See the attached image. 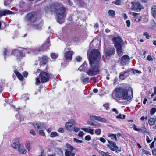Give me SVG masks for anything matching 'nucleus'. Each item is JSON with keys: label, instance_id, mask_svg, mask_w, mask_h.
I'll return each instance as SVG.
<instances>
[{"label": "nucleus", "instance_id": "nucleus-1", "mask_svg": "<svg viewBox=\"0 0 156 156\" xmlns=\"http://www.w3.org/2000/svg\"><path fill=\"white\" fill-rule=\"evenodd\" d=\"M87 55L89 56L90 67L85 71L86 73L91 76L99 74L100 72L99 64L101 57L99 51L97 49L94 50L90 54L88 52Z\"/></svg>", "mask_w": 156, "mask_h": 156}, {"label": "nucleus", "instance_id": "nucleus-2", "mask_svg": "<svg viewBox=\"0 0 156 156\" xmlns=\"http://www.w3.org/2000/svg\"><path fill=\"white\" fill-rule=\"evenodd\" d=\"M44 10L46 12L50 10L52 11H55L57 16L56 19L57 22L60 24H62L64 22L63 19L66 16V9L62 4L56 3L53 6H51L50 8L48 7H45Z\"/></svg>", "mask_w": 156, "mask_h": 156}, {"label": "nucleus", "instance_id": "nucleus-3", "mask_svg": "<svg viewBox=\"0 0 156 156\" xmlns=\"http://www.w3.org/2000/svg\"><path fill=\"white\" fill-rule=\"evenodd\" d=\"M50 46L49 41L48 40L46 42L44 43L43 45V47L41 49H37L33 50L30 49L22 48L19 50H15L12 51V54L15 56L18 60H20L22 57L25 56V54L29 53L31 51H33L35 54L38 53L41 50H44L48 48Z\"/></svg>", "mask_w": 156, "mask_h": 156}, {"label": "nucleus", "instance_id": "nucleus-4", "mask_svg": "<svg viewBox=\"0 0 156 156\" xmlns=\"http://www.w3.org/2000/svg\"><path fill=\"white\" fill-rule=\"evenodd\" d=\"M90 119L88 120L87 121V123L89 125L93 126L94 128L98 127L100 126V125L97 122L92 120H95L100 122L105 123L106 122V119L104 118H101L100 116H96L91 115L90 116Z\"/></svg>", "mask_w": 156, "mask_h": 156}, {"label": "nucleus", "instance_id": "nucleus-5", "mask_svg": "<svg viewBox=\"0 0 156 156\" xmlns=\"http://www.w3.org/2000/svg\"><path fill=\"white\" fill-rule=\"evenodd\" d=\"M125 87V88L124 89L123 99L129 100L133 97V91L129 85L126 84Z\"/></svg>", "mask_w": 156, "mask_h": 156}, {"label": "nucleus", "instance_id": "nucleus-6", "mask_svg": "<svg viewBox=\"0 0 156 156\" xmlns=\"http://www.w3.org/2000/svg\"><path fill=\"white\" fill-rule=\"evenodd\" d=\"M124 89L122 88H119L115 90L113 93V97L114 98H123Z\"/></svg>", "mask_w": 156, "mask_h": 156}, {"label": "nucleus", "instance_id": "nucleus-7", "mask_svg": "<svg viewBox=\"0 0 156 156\" xmlns=\"http://www.w3.org/2000/svg\"><path fill=\"white\" fill-rule=\"evenodd\" d=\"M132 73L135 74L136 72L132 69H128L124 72L121 73L119 78L121 80H123Z\"/></svg>", "mask_w": 156, "mask_h": 156}, {"label": "nucleus", "instance_id": "nucleus-8", "mask_svg": "<svg viewBox=\"0 0 156 156\" xmlns=\"http://www.w3.org/2000/svg\"><path fill=\"white\" fill-rule=\"evenodd\" d=\"M37 18V14L34 12H32L27 14L25 17L26 20L32 22H35Z\"/></svg>", "mask_w": 156, "mask_h": 156}, {"label": "nucleus", "instance_id": "nucleus-9", "mask_svg": "<svg viewBox=\"0 0 156 156\" xmlns=\"http://www.w3.org/2000/svg\"><path fill=\"white\" fill-rule=\"evenodd\" d=\"M112 41L115 47H122L124 45L123 41L120 37H114L112 39Z\"/></svg>", "mask_w": 156, "mask_h": 156}, {"label": "nucleus", "instance_id": "nucleus-10", "mask_svg": "<svg viewBox=\"0 0 156 156\" xmlns=\"http://www.w3.org/2000/svg\"><path fill=\"white\" fill-rule=\"evenodd\" d=\"M42 83L47 82L50 78V75L47 72L44 71L41 72L39 74Z\"/></svg>", "mask_w": 156, "mask_h": 156}, {"label": "nucleus", "instance_id": "nucleus-11", "mask_svg": "<svg viewBox=\"0 0 156 156\" xmlns=\"http://www.w3.org/2000/svg\"><path fill=\"white\" fill-rule=\"evenodd\" d=\"M75 124L74 120L73 119L70 120L65 123V127L67 130L71 131L73 130V127L75 125Z\"/></svg>", "mask_w": 156, "mask_h": 156}, {"label": "nucleus", "instance_id": "nucleus-12", "mask_svg": "<svg viewBox=\"0 0 156 156\" xmlns=\"http://www.w3.org/2000/svg\"><path fill=\"white\" fill-rule=\"evenodd\" d=\"M109 144V145H108V146L111 150L113 151H116V152L118 153L120 152L121 150L120 149H119L118 147L116 145V143L113 141H110L108 140Z\"/></svg>", "mask_w": 156, "mask_h": 156}, {"label": "nucleus", "instance_id": "nucleus-13", "mask_svg": "<svg viewBox=\"0 0 156 156\" xmlns=\"http://www.w3.org/2000/svg\"><path fill=\"white\" fill-rule=\"evenodd\" d=\"M100 40L97 39H94L90 43V46L92 47V46H93L96 48H99L100 46Z\"/></svg>", "mask_w": 156, "mask_h": 156}, {"label": "nucleus", "instance_id": "nucleus-14", "mask_svg": "<svg viewBox=\"0 0 156 156\" xmlns=\"http://www.w3.org/2000/svg\"><path fill=\"white\" fill-rule=\"evenodd\" d=\"M129 56L125 55L122 57L121 63L123 65H126L129 62Z\"/></svg>", "mask_w": 156, "mask_h": 156}, {"label": "nucleus", "instance_id": "nucleus-15", "mask_svg": "<svg viewBox=\"0 0 156 156\" xmlns=\"http://www.w3.org/2000/svg\"><path fill=\"white\" fill-rule=\"evenodd\" d=\"M33 125L37 129H42L44 127L43 123L39 122H35L33 123Z\"/></svg>", "mask_w": 156, "mask_h": 156}, {"label": "nucleus", "instance_id": "nucleus-16", "mask_svg": "<svg viewBox=\"0 0 156 156\" xmlns=\"http://www.w3.org/2000/svg\"><path fill=\"white\" fill-rule=\"evenodd\" d=\"M73 52L72 51H69L65 53L64 57L66 59L68 60H72V56Z\"/></svg>", "mask_w": 156, "mask_h": 156}, {"label": "nucleus", "instance_id": "nucleus-17", "mask_svg": "<svg viewBox=\"0 0 156 156\" xmlns=\"http://www.w3.org/2000/svg\"><path fill=\"white\" fill-rule=\"evenodd\" d=\"M20 145L18 140H17L13 141L11 144V147L15 149L18 148Z\"/></svg>", "mask_w": 156, "mask_h": 156}, {"label": "nucleus", "instance_id": "nucleus-18", "mask_svg": "<svg viewBox=\"0 0 156 156\" xmlns=\"http://www.w3.org/2000/svg\"><path fill=\"white\" fill-rule=\"evenodd\" d=\"M81 129L85 132L91 135H92L94 134V129H91L90 127H89L87 128H82Z\"/></svg>", "mask_w": 156, "mask_h": 156}, {"label": "nucleus", "instance_id": "nucleus-19", "mask_svg": "<svg viewBox=\"0 0 156 156\" xmlns=\"http://www.w3.org/2000/svg\"><path fill=\"white\" fill-rule=\"evenodd\" d=\"M151 13L153 17L156 18V5H153L152 6L151 9Z\"/></svg>", "mask_w": 156, "mask_h": 156}, {"label": "nucleus", "instance_id": "nucleus-20", "mask_svg": "<svg viewBox=\"0 0 156 156\" xmlns=\"http://www.w3.org/2000/svg\"><path fill=\"white\" fill-rule=\"evenodd\" d=\"M12 54V51H11V50L9 49H5L4 51L5 59L7 56H9Z\"/></svg>", "mask_w": 156, "mask_h": 156}, {"label": "nucleus", "instance_id": "nucleus-21", "mask_svg": "<svg viewBox=\"0 0 156 156\" xmlns=\"http://www.w3.org/2000/svg\"><path fill=\"white\" fill-rule=\"evenodd\" d=\"M13 13V12L10 10H6L3 11H0V17L3 15L7 14H11Z\"/></svg>", "mask_w": 156, "mask_h": 156}, {"label": "nucleus", "instance_id": "nucleus-22", "mask_svg": "<svg viewBox=\"0 0 156 156\" xmlns=\"http://www.w3.org/2000/svg\"><path fill=\"white\" fill-rule=\"evenodd\" d=\"M48 57L46 56H42L40 62L41 65H44L46 64L48 60Z\"/></svg>", "mask_w": 156, "mask_h": 156}, {"label": "nucleus", "instance_id": "nucleus-23", "mask_svg": "<svg viewBox=\"0 0 156 156\" xmlns=\"http://www.w3.org/2000/svg\"><path fill=\"white\" fill-rule=\"evenodd\" d=\"M106 55L107 56H109L115 53V49L114 48H111L110 50H108L105 51Z\"/></svg>", "mask_w": 156, "mask_h": 156}, {"label": "nucleus", "instance_id": "nucleus-24", "mask_svg": "<svg viewBox=\"0 0 156 156\" xmlns=\"http://www.w3.org/2000/svg\"><path fill=\"white\" fill-rule=\"evenodd\" d=\"M106 55L107 56H109L115 53V49L114 48H111L110 50H108L105 51Z\"/></svg>", "mask_w": 156, "mask_h": 156}, {"label": "nucleus", "instance_id": "nucleus-25", "mask_svg": "<svg viewBox=\"0 0 156 156\" xmlns=\"http://www.w3.org/2000/svg\"><path fill=\"white\" fill-rule=\"evenodd\" d=\"M18 151L19 153L23 154H25L27 152V150L24 148L23 146L21 145H20L18 148Z\"/></svg>", "mask_w": 156, "mask_h": 156}, {"label": "nucleus", "instance_id": "nucleus-26", "mask_svg": "<svg viewBox=\"0 0 156 156\" xmlns=\"http://www.w3.org/2000/svg\"><path fill=\"white\" fill-rule=\"evenodd\" d=\"M14 73L16 76L20 80H22L23 79V76L16 70H15L14 71Z\"/></svg>", "mask_w": 156, "mask_h": 156}, {"label": "nucleus", "instance_id": "nucleus-27", "mask_svg": "<svg viewBox=\"0 0 156 156\" xmlns=\"http://www.w3.org/2000/svg\"><path fill=\"white\" fill-rule=\"evenodd\" d=\"M122 47H116L117 49V54L119 56L122 55L123 53V51L122 50Z\"/></svg>", "mask_w": 156, "mask_h": 156}, {"label": "nucleus", "instance_id": "nucleus-28", "mask_svg": "<svg viewBox=\"0 0 156 156\" xmlns=\"http://www.w3.org/2000/svg\"><path fill=\"white\" fill-rule=\"evenodd\" d=\"M141 131L144 134L148 133L149 134V133L147 130L144 127H143L141 129H137V131Z\"/></svg>", "mask_w": 156, "mask_h": 156}, {"label": "nucleus", "instance_id": "nucleus-29", "mask_svg": "<svg viewBox=\"0 0 156 156\" xmlns=\"http://www.w3.org/2000/svg\"><path fill=\"white\" fill-rule=\"evenodd\" d=\"M87 66V64L86 63L84 62L80 66V67L78 68V69L80 71H84Z\"/></svg>", "mask_w": 156, "mask_h": 156}, {"label": "nucleus", "instance_id": "nucleus-30", "mask_svg": "<svg viewBox=\"0 0 156 156\" xmlns=\"http://www.w3.org/2000/svg\"><path fill=\"white\" fill-rule=\"evenodd\" d=\"M65 155L66 156H74L75 155L74 153L71 152L72 151H69L68 150H65Z\"/></svg>", "mask_w": 156, "mask_h": 156}, {"label": "nucleus", "instance_id": "nucleus-31", "mask_svg": "<svg viewBox=\"0 0 156 156\" xmlns=\"http://www.w3.org/2000/svg\"><path fill=\"white\" fill-rule=\"evenodd\" d=\"M81 80L84 84H87L89 82V78L88 77L84 78L83 76L81 77Z\"/></svg>", "mask_w": 156, "mask_h": 156}, {"label": "nucleus", "instance_id": "nucleus-32", "mask_svg": "<svg viewBox=\"0 0 156 156\" xmlns=\"http://www.w3.org/2000/svg\"><path fill=\"white\" fill-rule=\"evenodd\" d=\"M42 25L41 23L39 24H34L33 25V27L36 29L40 30L41 28Z\"/></svg>", "mask_w": 156, "mask_h": 156}, {"label": "nucleus", "instance_id": "nucleus-33", "mask_svg": "<svg viewBox=\"0 0 156 156\" xmlns=\"http://www.w3.org/2000/svg\"><path fill=\"white\" fill-rule=\"evenodd\" d=\"M108 13L109 16L112 17H114L115 15V11L112 10H109L108 12Z\"/></svg>", "mask_w": 156, "mask_h": 156}, {"label": "nucleus", "instance_id": "nucleus-34", "mask_svg": "<svg viewBox=\"0 0 156 156\" xmlns=\"http://www.w3.org/2000/svg\"><path fill=\"white\" fill-rule=\"evenodd\" d=\"M156 121V118L153 117L150 118L149 120V124L150 125H152L154 124L155 122Z\"/></svg>", "mask_w": 156, "mask_h": 156}, {"label": "nucleus", "instance_id": "nucleus-35", "mask_svg": "<svg viewBox=\"0 0 156 156\" xmlns=\"http://www.w3.org/2000/svg\"><path fill=\"white\" fill-rule=\"evenodd\" d=\"M25 146L26 149L28 151H29L30 150L31 148L30 142L29 141H26L25 144Z\"/></svg>", "mask_w": 156, "mask_h": 156}, {"label": "nucleus", "instance_id": "nucleus-36", "mask_svg": "<svg viewBox=\"0 0 156 156\" xmlns=\"http://www.w3.org/2000/svg\"><path fill=\"white\" fill-rule=\"evenodd\" d=\"M107 135L109 137H110L111 138L113 139V140L115 139L116 141L117 140L116 134L108 133L107 134Z\"/></svg>", "mask_w": 156, "mask_h": 156}, {"label": "nucleus", "instance_id": "nucleus-37", "mask_svg": "<svg viewBox=\"0 0 156 156\" xmlns=\"http://www.w3.org/2000/svg\"><path fill=\"white\" fill-rule=\"evenodd\" d=\"M66 146L68 149L67 150H69L70 151H72L74 149V147H73L71 145L68 143L66 144Z\"/></svg>", "mask_w": 156, "mask_h": 156}, {"label": "nucleus", "instance_id": "nucleus-38", "mask_svg": "<svg viewBox=\"0 0 156 156\" xmlns=\"http://www.w3.org/2000/svg\"><path fill=\"white\" fill-rule=\"evenodd\" d=\"M144 9V7L139 2H137V11L139 10L140 11Z\"/></svg>", "mask_w": 156, "mask_h": 156}, {"label": "nucleus", "instance_id": "nucleus-39", "mask_svg": "<svg viewBox=\"0 0 156 156\" xmlns=\"http://www.w3.org/2000/svg\"><path fill=\"white\" fill-rule=\"evenodd\" d=\"M99 152L101 155V156H112L105 153L102 151H100Z\"/></svg>", "mask_w": 156, "mask_h": 156}, {"label": "nucleus", "instance_id": "nucleus-40", "mask_svg": "<svg viewBox=\"0 0 156 156\" xmlns=\"http://www.w3.org/2000/svg\"><path fill=\"white\" fill-rule=\"evenodd\" d=\"M112 3L115 4L117 5H121L122 4L121 0H116L115 1H113Z\"/></svg>", "mask_w": 156, "mask_h": 156}, {"label": "nucleus", "instance_id": "nucleus-41", "mask_svg": "<svg viewBox=\"0 0 156 156\" xmlns=\"http://www.w3.org/2000/svg\"><path fill=\"white\" fill-rule=\"evenodd\" d=\"M11 0H5L4 2V5L5 6H8L11 3Z\"/></svg>", "mask_w": 156, "mask_h": 156}, {"label": "nucleus", "instance_id": "nucleus-42", "mask_svg": "<svg viewBox=\"0 0 156 156\" xmlns=\"http://www.w3.org/2000/svg\"><path fill=\"white\" fill-rule=\"evenodd\" d=\"M58 135V133L56 132H52L50 134V136L51 137H54L57 136Z\"/></svg>", "mask_w": 156, "mask_h": 156}, {"label": "nucleus", "instance_id": "nucleus-43", "mask_svg": "<svg viewBox=\"0 0 156 156\" xmlns=\"http://www.w3.org/2000/svg\"><path fill=\"white\" fill-rule=\"evenodd\" d=\"M22 98L25 100H27L29 98L28 95L27 94H24L22 96Z\"/></svg>", "mask_w": 156, "mask_h": 156}, {"label": "nucleus", "instance_id": "nucleus-44", "mask_svg": "<svg viewBox=\"0 0 156 156\" xmlns=\"http://www.w3.org/2000/svg\"><path fill=\"white\" fill-rule=\"evenodd\" d=\"M73 142H76V143H82L83 142L82 140H80L78 139H77L75 138H73Z\"/></svg>", "mask_w": 156, "mask_h": 156}, {"label": "nucleus", "instance_id": "nucleus-45", "mask_svg": "<svg viewBox=\"0 0 156 156\" xmlns=\"http://www.w3.org/2000/svg\"><path fill=\"white\" fill-rule=\"evenodd\" d=\"M95 133L96 135H99L101 133V129H96L95 131Z\"/></svg>", "mask_w": 156, "mask_h": 156}, {"label": "nucleus", "instance_id": "nucleus-46", "mask_svg": "<svg viewBox=\"0 0 156 156\" xmlns=\"http://www.w3.org/2000/svg\"><path fill=\"white\" fill-rule=\"evenodd\" d=\"M51 56L52 59H54L56 58L57 57L58 55L55 53H52L51 54Z\"/></svg>", "mask_w": 156, "mask_h": 156}, {"label": "nucleus", "instance_id": "nucleus-47", "mask_svg": "<svg viewBox=\"0 0 156 156\" xmlns=\"http://www.w3.org/2000/svg\"><path fill=\"white\" fill-rule=\"evenodd\" d=\"M156 112V108H153L151 109L150 110V113L152 115L154 114Z\"/></svg>", "mask_w": 156, "mask_h": 156}, {"label": "nucleus", "instance_id": "nucleus-48", "mask_svg": "<svg viewBox=\"0 0 156 156\" xmlns=\"http://www.w3.org/2000/svg\"><path fill=\"white\" fill-rule=\"evenodd\" d=\"M38 133L41 136H44L45 135V133L43 130H40L38 132Z\"/></svg>", "mask_w": 156, "mask_h": 156}, {"label": "nucleus", "instance_id": "nucleus-49", "mask_svg": "<svg viewBox=\"0 0 156 156\" xmlns=\"http://www.w3.org/2000/svg\"><path fill=\"white\" fill-rule=\"evenodd\" d=\"M103 107L106 110H108L109 108V104L108 103H105L103 105Z\"/></svg>", "mask_w": 156, "mask_h": 156}, {"label": "nucleus", "instance_id": "nucleus-50", "mask_svg": "<svg viewBox=\"0 0 156 156\" xmlns=\"http://www.w3.org/2000/svg\"><path fill=\"white\" fill-rule=\"evenodd\" d=\"M125 117V116L124 115H122L121 114H120L119 115L117 116V118H120L122 119H124Z\"/></svg>", "mask_w": 156, "mask_h": 156}, {"label": "nucleus", "instance_id": "nucleus-51", "mask_svg": "<svg viewBox=\"0 0 156 156\" xmlns=\"http://www.w3.org/2000/svg\"><path fill=\"white\" fill-rule=\"evenodd\" d=\"M85 139L87 141H89L91 139V136L90 135H87L85 136Z\"/></svg>", "mask_w": 156, "mask_h": 156}, {"label": "nucleus", "instance_id": "nucleus-52", "mask_svg": "<svg viewBox=\"0 0 156 156\" xmlns=\"http://www.w3.org/2000/svg\"><path fill=\"white\" fill-rule=\"evenodd\" d=\"M144 35L146 36V38L147 39H150V37H151V36H150L148 33L147 32H145L144 33Z\"/></svg>", "mask_w": 156, "mask_h": 156}, {"label": "nucleus", "instance_id": "nucleus-53", "mask_svg": "<svg viewBox=\"0 0 156 156\" xmlns=\"http://www.w3.org/2000/svg\"><path fill=\"white\" fill-rule=\"evenodd\" d=\"M146 141L148 143H149L151 142L152 140V139H151V140H150L149 137V136L147 135L146 136Z\"/></svg>", "mask_w": 156, "mask_h": 156}, {"label": "nucleus", "instance_id": "nucleus-54", "mask_svg": "<svg viewBox=\"0 0 156 156\" xmlns=\"http://www.w3.org/2000/svg\"><path fill=\"white\" fill-rule=\"evenodd\" d=\"M36 84L38 85L40 83V81L39 79L38 78H37L36 79Z\"/></svg>", "mask_w": 156, "mask_h": 156}, {"label": "nucleus", "instance_id": "nucleus-55", "mask_svg": "<svg viewBox=\"0 0 156 156\" xmlns=\"http://www.w3.org/2000/svg\"><path fill=\"white\" fill-rule=\"evenodd\" d=\"M84 133L83 131H80L78 133V136H79L82 137L84 135Z\"/></svg>", "mask_w": 156, "mask_h": 156}, {"label": "nucleus", "instance_id": "nucleus-56", "mask_svg": "<svg viewBox=\"0 0 156 156\" xmlns=\"http://www.w3.org/2000/svg\"><path fill=\"white\" fill-rule=\"evenodd\" d=\"M147 59L148 61H152L153 60V58L150 55H148L147 58Z\"/></svg>", "mask_w": 156, "mask_h": 156}, {"label": "nucleus", "instance_id": "nucleus-57", "mask_svg": "<svg viewBox=\"0 0 156 156\" xmlns=\"http://www.w3.org/2000/svg\"><path fill=\"white\" fill-rule=\"evenodd\" d=\"M81 59H82L81 57H80V56H77L76 58V61H77L78 62L80 61L81 60Z\"/></svg>", "mask_w": 156, "mask_h": 156}, {"label": "nucleus", "instance_id": "nucleus-58", "mask_svg": "<svg viewBox=\"0 0 156 156\" xmlns=\"http://www.w3.org/2000/svg\"><path fill=\"white\" fill-rule=\"evenodd\" d=\"M58 131L60 133H63L64 132V129L62 128H59L58 130Z\"/></svg>", "mask_w": 156, "mask_h": 156}, {"label": "nucleus", "instance_id": "nucleus-59", "mask_svg": "<svg viewBox=\"0 0 156 156\" xmlns=\"http://www.w3.org/2000/svg\"><path fill=\"white\" fill-rule=\"evenodd\" d=\"M73 131L75 132H78L80 130V128L76 127H73Z\"/></svg>", "mask_w": 156, "mask_h": 156}, {"label": "nucleus", "instance_id": "nucleus-60", "mask_svg": "<svg viewBox=\"0 0 156 156\" xmlns=\"http://www.w3.org/2000/svg\"><path fill=\"white\" fill-rule=\"evenodd\" d=\"M99 140L101 142L105 143L106 142V140L103 137H101L100 138Z\"/></svg>", "mask_w": 156, "mask_h": 156}, {"label": "nucleus", "instance_id": "nucleus-61", "mask_svg": "<svg viewBox=\"0 0 156 156\" xmlns=\"http://www.w3.org/2000/svg\"><path fill=\"white\" fill-rule=\"evenodd\" d=\"M126 23L127 24V26L128 27H129L130 26V21L129 20H127L126 22Z\"/></svg>", "mask_w": 156, "mask_h": 156}, {"label": "nucleus", "instance_id": "nucleus-62", "mask_svg": "<svg viewBox=\"0 0 156 156\" xmlns=\"http://www.w3.org/2000/svg\"><path fill=\"white\" fill-rule=\"evenodd\" d=\"M153 154L156 156V149H154L152 150Z\"/></svg>", "mask_w": 156, "mask_h": 156}, {"label": "nucleus", "instance_id": "nucleus-63", "mask_svg": "<svg viewBox=\"0 0 156 156\" xmlns=\"http://www.w3.org/2000/svg\"><path fill=\"white\" fill-rule=\"evenodd\" d=\"M91 80L94 82H96L97 80V78L96 77H92L91 78Z\"/></svg>", "mask_w": 156, "mask_h": 156}, {"label": "nucleus", "instance_id": "nucleus-64", "mask_svg": "<svg viewBox=\"0 0 156 156\" xmlns=\"http://www.w3.org/2000/svg\"><path fill=\"white\" fill-rule=\"evenodd\" d=\"M30 133L31 134H32V135H35V131L33 130H30Z\"/></svg>", "mask_w": 156, "mask_h": 156}]
</instances>
